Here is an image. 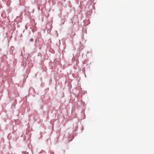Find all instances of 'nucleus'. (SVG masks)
Segmentation results:
<instances>
[{"label":"nucleus","instance_id":"1","mask_svg":"<svg viewBox=\"0 0 154 154\" xmlns=\"http://www.w3.org/2000/svg\"><path fill=\"white\" fill-rule=\"evenodd\" d=\"M30 41L31 42H32V41H33V39L32 38H31L30 39Z\"/></svg>","mask_w":154,"mask_h":154}]
</instances>
